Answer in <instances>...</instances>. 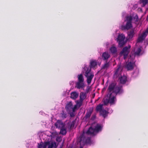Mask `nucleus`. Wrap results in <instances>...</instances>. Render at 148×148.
<instances>
[{
  "instance_id": "2f4dec72",
  "label": "nucleus",
  "mask_w": 148,
  "mask_h": 148,
  "mask_svg": "<svg viewBox=\"0 0 148 148\" xmlns=\"http://www.w3.org/2000/svg\"><path fill=\"white\" fill-rule=\"evenodd\" d=\"M140 1L142 3V7L145 6L148 3V0H140Z\"/></svg>"
},
{
  "instance_id": "6ab92c4d",
  "label": "nucleus",
  "mask_w": 148,
  "mask_h": 148,
  "mask_svg": "<svg viewBox=\"0 0 148 148\" xmlns=\"http://www.w3.org/2000/svg\"><path fill=\"white\" fill-rule=\"evenodd\" d=\"M110 57V55L108 52H104L102 55V58L104 60L107 61V60Z\"/></svg>"
},
{
  "instance_id": "bb28decb",
  "label": "nucleus",
  "mask_w": 148,
  "mask_h": 148,
  "mask_svg": "<svg viewBox=\"0 0 148 148\" xmlns=\"http://www.w3.org/2000/svg\"><path fill=\"white\" fill-rule=\"evenodd\" d=\"M103 105L102 104H99L97 105L96 108V110L97 111H99L100 112L101 110L103 108Z\"/></svg>"
},
{
  "instance_id": "9d476101",
  "label": "nucleus",
  "mask_w": 148,
  "mask_h": 148,
  "mask_svg": "<svg viewBox=\"0 0 148 148\" xmlns=\"http://www.w3.org/2000/svg\"><path fill=\"white\" fill-rule=\"evenodd\" d=\"M116 86V84L114 83H112L109 85L108 89L109 92L108 94L113 92Z\"/></svg>"
},
{
  "instance_id": "5fc2aeb1",
  "label": "nucleus",
  "mask_w": 148,
  "mask_h": 148,
  "mask_svg": "<svg viewBox=\"0 0 148 148\" xmlns=\"http://www.w3.org/2000/svg\"><path fill=\"white\" fill-rule=\"evenodd\" d=\"M94 123H93V124L92 125H91V126H92V125H93V128H94V126H94L93 125H94Z\"/></svg>"
},
{
  "instance_id": "37998d69",
  "label": "nucleus",
  "mask_w": 148,
  "mask_h": 148,
  "mask_svg": "<svg viewBox=\"0 0 148 148\" xmlns=\"http://www.w3.org/2000/svg\"><path fill=\"white\" fill-rule=\"evenodd\" d=\"M88 76H90V75H94V74L90 72V73H88Z\"/></svg>"
},
{
  "instance_id": "8fccbe9b",
  "label": "nucleus",
  "mask_w": 148,
  "mask_h": 148,
  "mask_svg": "<svg viewBox=\"0 0 148 148\" xmlns=\"http://www.w3.org/2000/svg\"><path fill=\"white\" fill-rule=\"evenodd\" d=\"M146 20L147 21H148V15L147 16V17L146 18Z\"/></svg>"
},
{
  "instance_id": "e433bc0d",
  "label": "nucleus",
  "mask_w": 148,
  "mask_h": 148,
  "mask_svg": "<svg viewBox=\"0 0 148 148\" xmlns=\"http://www.w3.org/2000/svg\"><path fill=\"white\" fill-rule=\"evenodd\" d=\"M103 101L105 105H107L109 103L108 100L107 99H103Z\"/></svg>"
},
{
  "instance_id": "a211bd4d",
  "label": "nucleus",
  "mask_w": 148,
  "mask_h": 148,
  "mask_svg": "<svg viewBox=\"0 0 148 148\" xmlns=\"http://www.w3.org/2000/svg\"><path fill=\"white\" fill-rule=\"evenodd\" d=\"M97 65V62L96 60H90V65L89 66L91 68H94Z\"/></svg>"
},
{
  "instance_id": "423d86ee",
  "label": "nucleus",
  "mask_w": 148,
  "mask_h": 148,
  "mask_svg": "<svg viewBox=\"0 0 148 148\" xmlns=\"http://www.w3.org/2000/svg\"><path fill=\"white\" fill-rule=\"evenodd\" d=\"M80 144L79 148H83L85 144V136L84 135V132L80 135L78 140Z\"/></svg>"
},
{
  "instance_id": "473e14b6",
  "label": "nucleus",
  "mask_w": 148,
  "mask_h": 148,
  "mask_svg": "<svg viewBox=\"0 0 148 148\" xmlns=\"http://www.w3.org/2000/svg\"><path fill=\"white\" fill-rule=\"evenodd\" d=\"M109 66V62H108L107 61L106 63H105L102 66V69H105L108 68Z\"/></svg>"
},
{
  "instance_id": "ea45409f",
  "label": "nucleus",
  "mask_w": 148,
  "mask_h": 148,
  "mask_svg": "<svg viewBox=\"0 0 148 148\" xmlns=\"http://www.w3.org/2000/svg\"><path fill=\"white\" fill-rule=\"evenodd\" d=\"M75 121H73L70 126V128H71L74 127L75 124Z\"/></svg>"
},
{
  "instance_id": "f704fd0d",
  "label": "nucleus",
  "mask_w": 148,
  "mask_h": 148,
  "mask_svg": "<svg viewBox=\"0 0 148 148\" xmlns=\"http://www.w3.org/2000/svg\"><path fill=\"white\" fill-rule=\"evenodd\" d=\"M85 144H89L91 143V140L90 138H88L86 140L85 138Z\"/></svg>"
},
{
  "instance_id": "f3484780",
  "label": "nucleus",
  "mask_w": 148,
  "mask_h": 148,
  "mask_svg": "<svg viewBox=\"0 0 148 148\" xmlns=\"http://www.w3.org/2000/svg\"><path fill=\"white\" fill-rule=\"evenodd\" d=\"M88 92V90H86V92H81L80 93V100L83 101L87 97V93Z\"/></svg>"
},
{
  "instance_id": "58836bf2",
  "label": "nucleus",
  "mask_w": 148,
  "mask_h": 148,
  "mask_svg": "<svg viewBox=\"0 0 148 148\" xmlns=\"http://www.w3.org/2000/svg\"><path fill=\"white\" fill-rule=\"evenodd\" d=\"M62 138L60 137H58L56 138V141L58 142H60L62 141Z\"/></svg>"
},
{
  "instance_id": "de8ad7c7",
  "label": "nucleus",
  "mask_w": 148,
  "mask_h": 148,
  "mask_svg": "<svg viewBox=\"0 0 148 148\" xmlns=\"http://www.w3.org/2000/svg\"><path fill=\"white\" fill-rule=\"evenodd\" d=\"M145 32H146L147 33H147H148V27L147 28L146 31Z\"/></svg>"
},
{
  "instance_id": "c85d7f7f",
  "label": "nucleus",
  "mask_w": 148,
  "mask_h": 148,
  "mask_svg": "<svg viewBox=\"0 0 148 148\" xmlns=\"http://www.w3.org/2000/svg\"><path fill=\"white\" fill-rule=\"evenodd\" d=\"M135 28L130 29V39L132 38L135 34Z\"/></svg>"
},
{
  "instance_id": "5701e85b",
  "label": "nucleus",
  "mask_w": 148,
  "mask_h": 148,
  "mask_svg": "<svg viewBox=\"0 0 148 148\" xmlns=\"http://www.w3.org/2000/svg\"><path fill=\"white\" fill-rule=\"evenodd\" d=\"M60 129V134L62 135H65L67 133V127L65 126L64 127Z\"/></svg>"
},
{
  "instance_id": "20e7f679",
  "label": "nucleus",
  "mask_w": 148,
  "mask_h": 148,
  "mask_svg": "<svg viewBox=\"0 0 148 148\" xmlns=\"http://www.w3.org/2000/svg\"><path fill=\"white\" fill-rule=\"evenodd\" d=\"M125 38L124 35L122 34L118 35L117 41L118 42L119 46L120 47H123L125 44L126 42L124 41Z\"/></svg>"
},
{
  "instance_id": "f257e3e1",
  "label": "nucleus",
  "mask_w": 148,
  "mask_h": 148,
  "mask_svg": "<svg viewBox=\"0 0 148 148\" xmlns=\"http://www.w3.org/2000/svg\"><path fill=\"white\" fill-rule=\"evenodd\" d=\"M93 125L91 126L86 132V134L88 135L95 136L102 130V127L101 125L98 123L97 124L93 127Z\"/></svg>"
},
{
  "instance_id": "72a5a7b5",
  "label": "nucleus",
  "mask_w": 148,
  "mask_h": 148,
  "mask_svg": "<svg viewBox=\"0 0 148 148\" xmlns=\"http://www.w3.org/2000/svg\"><path fill=\"white\" fill-rule=\"evenodd\" d=\"M125 68L127 69V71L130 70V62L128 61L126 62V64L125 65Z\"/></svg>"
},
{
  "instance_id": "3c124183",
  "label": "nucleus",
  "mask_w": 148,
  "mask_h": 148,
  "mask_svg": "<svg viewBox=\"0 0 148 148\" xmlns=\"http://www.w3.org/2000/svg\"><path fill=\"white\" fill-rule=\"evenodd\" d=\"M127 34H128V36H130V32H128Z\"/></svg>"
},
{
  "instance_id": "4be33fe9",
  "label": "nucleus",
  "mask_w": 148,
  "mask_h": 148,
  "mask_svg": "<svg viewBox=\"0 0 148 148\" xmlns=\"http://www.w3.org/2000/svg\"><path fill=\"white\" fill-rule=\"evenodd\" d=\"M85 76L87 78V81L88 84L91 83L92 80L93 78L94 75H91L90 76H88L87 75H85Z\"/></svg>"
},
{
  "instance_id": "09e8293b",
  "label": "nucleus",
  "mask_w": 148,
  "mask_h": 148,
  "mask_svg": "<svg viewBox=\"0 0 148 148\" xmlns=\"http://www.w3.org/2000/svg\"><path fill=\"white\" fill-rule=\"evenodd\" d=\"M63 143L62 144V145H61L60 146V148H62V147H63Z\"/></svg>"
},
{
  "instance_id": "4468645a",
  "label": "nucleus",
  "mask_w": 148,
  "mask_h": 148,
  "mask_svg": "<svg viewBox=\"0 0 148 148\" xmlns=\"http://www.w3.org/2000/svg\"><path fill=\"white\" fill-rule=\"evenodd\" d=\"M118 80L121 84H124L126 83L127 80V77L125 75L121 76L119 78Z\"/></svg>"
},
{
  "instance_id": "79ce46f5",
  "label": "nucleus",
  "mask_w": 148,
  "mask_h": 148,
  "mask_svg": "<svg viewBox=\"0 0 148 148\" xmlns=\"http://www.w3.org/2000/svg\"><path fill=\"white\" fill-rule=\"evenodd\" d=\"M38 148H43L41 143L40 144L38 143Z\"/></svg>"
},
{
  "instance_id": "7ed1b4c3",
  "label": "nucleus",
  "mask_w": 148,
  "mask_h": 148,
  "mask_svg": "<svg viewBox=\"0 0 148 148\" xmlns=\"http://www.w3.org/2000/svg\"><path fill=\"white\" fill-rule=\"evenodd\" d=\"M43 148H56V144L55 142L46 141L44 143H41Z\"/></svg>"
},
{
  "instance_id": "c756f323",
  "label": "nucleus",
  "mask_w": 148,
  "mask_h": 148,
  "mask_svg": "<svg viewBox=\"0 0 148 148\" xmlns=\"http://www.w3.org/2000/svg\"><path fill=\"white\" fill-rule=\"evenodd\" d=\"M110 50L111 52L112 53H115L117 52L116 48L114 46L110 48Z\"/></svg>"
},
{
  "instance_id": "7c9ffc66",
  "label": "nucleus",
  "mask_w": 148,
  "mask_h": 148,
  "mask_svg": "<svg viewBox=\"0 0 148 148\" xmlns=\"http://www.w3.org/2000/svg\"><path fill=\"white\" fill-rule=\"evenodd\" d=\"M100 114L105 118L106 116L107 111L105 110H102L100 112Z\"/></svg>"
},
{
  "instance_id": "b1692460",
  "label": "nucleus",
  "mask_w": 148,
  "mask_h": 148,
  "mask_svg": "<svg viewBox=\"0 0 148 148\" xmlns=\"http://www.w3.org/2000/svg\"><path fill=\"white\" fill-rule=\"evenodd\" d=\"M78 94L75 92H72L71 94V98L73 99H75L77 98Z\"/></svg>"
},
{
  "instance_id": "f03ea898",
  "label": "nucleus",
  "mask_w": 148,
  "mask_h": 148,
  "mask_svg": "<svg viewBox=\"0 0 148 148\" xmlns=\"http://www.w3.org/2000/svg\"><path fill=\"white\" fill-rule=\"evenodd\" d=\"M141 51V47H138L137 48L134 53V58L133 59V60H131V56L130 55V71L135 67H136L135 64V61L134 60L135 57L136 56H139L140 55H141L142 54L140 53Z\"/></svg>"
},
{
  "instance_id": "c03bdc74",
  "label": "nucleus",
  "mask_w": 148,
  "mask_h": 148,
  "mask_svg": "<svg viewBox=\"0 0 148 148\" xmlns=\"http://www.w3.org/2000/svg\"><path fill=\"white\" fill-rule=\"evenodd\" d=\"M88 76H90V75H94V74L90 72V73H88Z\"/></svg>"
},
{
  "instance_id": "9b49d317",
  "label": "nucleus",
  "mask_w": 148,
  "mask_h": 148,
  "mask_svg": "<svg viewBox=\"0 0 148 148\" xmlns=\"http://www.w3.org/2000/svg\"><path fill=\"white\" fill-rule=\"evenodd\" d=\"M121 70L120 69V67H119L116 70L114 75L113 77L116 78L121 76Z\"/></svg>"
},
{
  "instance_id": "864d4df0",
  "label": "nucleus",
  "mask_w": 148,
  "mask_h": 148,
  "mask_svg": "<svg viewBox=\"0 0 148 148\" xmlns=\"http://www.w3.org/2000/svg\"><path fill=\"white\" fill-rule=\"evenodd\" d=\"M94 123H93V124L92 125H91V126H92V125H93V128H94V126H94L93 125H94Z\"/></svg>"
},
{
  "instance_id": "a18cd8bd",
  "label": "nucleus",
  "mask_w": 148,
  "mask_h": 148,
  "mask_svg": "<svg viewBox=\"0 0 148 148\" xmlns=\"http://www.w3.org/2000/svg\"><path fill=\"white\" fill-rule=\"evenodd\" d=\"M106 88L105 87H104L103 88V89L102 90V92H103L105 91L106 90Z\"/></svg>"
},
{
  "instance_id": "cd10ccee",
  "label": "nucleus",
  "mask_w": 148,
  "mask_h": 148,
  "mask_svg": "<svg viewBox=\"0 0 148 148\" xmlns=\"http://www.w3.org/2000/svg\"><path fill=\"white\" fill-rule=\"evenodd\" d=\"M78 81L84 82V79L83 75L82 74L78 75L77 76Z\"/></svg>"
},
{
  "instance_id": "6e6d98bb",
  "label": "nucleus",
  "mask_w": 148,
  "mask_h": 148,
  "mask_svg": "<svg viewBox=\"0 0 148 148\" xmlns=\"http://www.w3.org/2000/svg\"><path fill=\"white\" fill-rule=\"evenodd\" d=\"M128 47H130V46L128 45Z\"/></svg>"
},
{
  "instance_id": "a878e982",
  "label": "nucleus",
  "mask_w": 148,
  "mask_h": 148,
  "mask_svg": "<svg viewBox=\"0 0 148 148\" xmlns=\"http://www.w3.org/2000/svg\"><path fill=\"white\" fill-rule=\"evenodd\" d=\"M60 117L63 119L66 118L67 116V114L64 111L62 110V112L60 113Z\"/></svg>"
},
{
  "instance_id": "ddd939ff",
  "label": "nucleus",
  "mask_w": 148,
  "mask_h": 148,
  "mask_svg": "<svg viewBox=\"0 0 148 148\" xmlns=\"http://www.w3.org/2000/svg\"><path fill=\"white\" fill-rule=\"evenodd\" d=\"M128 48L127 47H125L123 48L122 51L121 52V53L123 55V58L124 59L126 58L128 54Z\"/></svg>"
},
{
  "instance_id": "49530a36",
  "label": "nucleus",
  "mask_w": 148,
  "mask_h": 148,
  "mask_svg": "<svg viewBox=\"0 0 148 148\" xmlns=\"http://www.w3.org/2000/svg\"><path fill=\"white\" fill-rule=\"evenodd\" d=\"M131 23L132 22H130V29H132L131 28L132 27V25Z\"/></svg>"
},
{
  "instance_id": "2eb2a0df",
  "label": "nucleus",
  "mask_w": 148,
  "mask_h": 148,
  "mask_svg": "<svg viewBox=\"0 0 148 148\" xmlns=\"http://www.w3.org/2000/svg\"><path fill=\"white\" fill-rule=\"evenodd\" d=\"M73 104L71 101L68 103L66 106L65 108L68 112H70L72 111Z\"/></svg>"
},
{
  "instance_id": "1a4fd4ad",
  "label": "nucleus",
  "mask_w": 148,
  "mask_h": 148,
  "mask_svg": "<svg viewBox=\"0 0 148 148\" xmlns=\"http://www.w3.org/2000/svg\"><path fill=\"white\" fill-rule=\"evenodd\" d=\"M138 21V18L137 14H134L133 15H130V22L136 23Z\"/></svg>"
},
{
  "instance_id": "aec40b11",
  "label": "nucleus",
  "mask_w": 148,
  "mask_h": 148,
  "mask_svg": "<svg viewBox=\"0 0 148 148\" xmlns=\"http://www.w3.org/2000/svg\"><path fill=\"white\" fill-rule=\"evenodd\" d=\"M84 75H87L88 73L91 72V68L87 65L85 66L84 67Z\"/></svg>"
},
{
  "instance_id": "c9c22d12",
  "label": "nucleus",
  "mask_w": 148,
  "mask_h": 148,
  "mask_svg": "<svg viewBox=\"0 0 148 148\" xmlns=\"http://www.w3.org/2000/svg\"><path fill=\"white\" fill-rule=\"evenodd\" d=\"M80 101H77L76 105L78 106L79 107H80L82 105V102L83 101L80 100Z\"/></svg>"
},
{
  "instance_id": "412c9836",
  "label": "nucleus",
  "mask_w": 148,
  "mask_h": 148,
  "mask_svg": "<svg viewBox=\"0 0 148 148\" xmlns=\"http://www.w3.org/2000/svg\"><path fill=\"white\" fill-rule=\"evenodd\" d=\"M112 94V93H110V94H108L107 95V96L109 95V98L108 100L109 102L111 104L114 103V102L115 101V99L116 98L114 96H113L111 97Z\"/></svg>"
},
{
  "instance_id": "a19ab883",
  "label": "nucleus",
  "mask_w": 148,
  "mask_h": 148,
  "mask_svg": "<svg viewBox=\"0 0 148 148\" xmlns=\"http://www.w3.org/2000/svg\"><path fill=\"white\" fill-rule=\"evenodd\" d=\"M77 106L76 104L75 105L73 108L72 107V111L73 112H75V110L76 109Z\"/></svg>"
},
{
  "instance_id": "39448f33",
  "label": "nucleus",
  "mask_w": 148,
  "mask_h": 148,
  "mask_svg": "<svg viewBox=\"0 0 148 148\" xmlns=\"http://www.w3.org/2000/svg\"><path fill=\"white\" fill-rule=\"evenodd\" d=\"M125 22H126L125 25H122L121 26V29L122 30H128L130 29V16L126 17V19L125 20Z\"/></svg>"
},
{
  "instance_id": "dca6fc26",
  "label": "nucleus",
  "mask_w": 148,
  "mask_h": 148,
  "mask_svg": "<svg viewBox=\"0 0 148 148\" xmlns=\"http://www.w3.org/2000/svg\"><path fill=\"white\" fill-rule=\"evenodd\" d=\"M85 84L84 82L78 81L76 83V87L78 89L80 88H84L85 87Z\"/></svg>"
},
{
  "instance_id": "603ef678",
  "label": "nucleus",
  "mask_w": 148,
  "mask_h": 148,
  "mask_svg": "<svg viewBox=\"0 0 148 148\" xmlns=\"http://www.w3.org/2000/svg\"><path fill=\"white\" fill-rule=\"evenodd\" d=\"M147 43V44H148V43H147V41H145V42H144V43Z\"/></svg>"
},
{
  "instance_id": "4c0bfd02",
  "label": "nucleus",
  "mask_w": 148,
  "mask_h": 148,
  "mask_svg": "<svg viewBox=\"0 0 148 148\" xmlns=\"http://www.w3.org/2000/svg\"><path fill=\"white\" fill-rule=\"evenodd\" d=\"M75 112H73L72 111H70V112H69L70 114V116L71 117H73L74 116L75 114L74 113Z\"/></svg>"
},
{
  "instance_id": "393cba45",
  "label": "nucleus",
  "mask_w": 148,
  "mask_h": 148,
  "mask_svg": "<svg viewBox=\"0 0 148 148\" xmlns=\"http://www.w3.org/2000/svg\"><path fill=\"white\" fill-rule=\"evenodd\" d=\"M92 110H90L89 111L87 112L84 118L86 119H88L90 118L92 113Z\"/></svg>"
},
{
  "instance_id": "6e6552de",
  "label": "nucleus",
  "mask_w": 148,
  "mask_h": 148,
  "mask_svg": "<svg viewBox=\"0 0 148 148\" xmlns=\"http://www.w3.org/2000/svg\"><path fill=\"white\" fill-rule=\"evenodd\" d=\"M123 92V89L122 86H116L113 92L115 93L116 95L120 94Z\"/></svg>"
},
{
  "instance_id": "f8f14e48",
  "label": "nucleus",
  "mask_w": 148,
  "mask_h": 148,
  "mask_svg": "<svg viewBox=\"0 0 148 148\" xmlns=\"http://www.w3.org/2000/svg\"><path fill=\"white\" fill-rule=\"evenodd\" d=\"M147 35V33L146 32H144L141 35L138 37L137 40V42H142L145 39Z\"/></svg>"
},
{
  "instance_id": "0eeeda50",
  "label": "nucleus",
  "mask_w": 148,
  "mask_h": 148,
  "mask_svg": "<svg viewBox=\"0 0 148 148\" xmlns=\"http://www.w3.org/2000/svg\"><path fill=\"white\" fill-rule=\"evenodd\" d=\"M55 126L58 129H60L65 126V124L62 120H58L55 123Z\"/></svg>"
}]
</instances>
